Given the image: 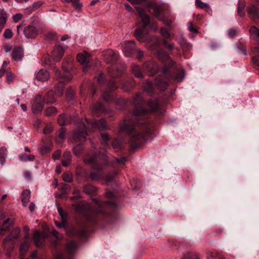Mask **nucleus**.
<instances>
[{"label": "nucleus", "mask_w": 259, "mask_h": 259, "mask_svg": "<svg viewBox=\"0 0 259 259\" xmlns=\"http://www.w3.org/2000/svg\"><path fill=\"white\" fill-rule=\"evenodd\" d=\"M121 130H127L130 135L131 139L133 142H136L139 141H146V134H140L136 132L133 128V125L129 123V122L125 120L124 122L120 125Z\"/></svg>", "instance_id": "nucleus-1"}, {"label": "nucleus", "mask_w": 259, "mask_h": 259, "mask_svg": "<svg viewBox=\"0 0 259 259\" xmlns=\"http://www.w3.org/2000/svg\"><path fill=\"white\" fill-rule=\"evenodd\" d=\"M20 230L19 228L14 229L11 234V236L6 237L3 241V246L5 249L7 250V255H10V252L13 249L15 246V242L13 239L16 238L18 237L20 234Z\"/></svg>", "instance_id": "nucleus-2"}, {"label": "nucleus", "mask_w": 259, "mask_h": 259, "mask_svg": "<svg viewBox=\"0 0 259 259\" xmlns=\"http://www.w3.org/2000/svg\"><path fill=\"white\" fill-rule=\"evenodd\" d=\"M170 77V71L167 68H163L162 69V74L157 76L155 80V83L159 90L164 91L166 89L168 85Z\"/></svg>", "instance_id": "nucleus-3"}, {"label": "nucleus", "mask_w": 259, "mask_h": 259, "mask_svg": "<svg viewBox=\"0 0 259 259\" xmlns=\"http://www.w3.org/2000/svg\"><path fill=\"white\" fill-rule=\"evenodd\" d=\"M72 61V59H70L68 62L69 65L66 67H65L64 63L63 64L62 72L58 69H56V76L60 82H62L65 81L69 80L72 78V75L71 72L72 68L70 65Z\"/></svg>", "instance_id": "nucleus-4"}, {"label": "nucleus", "mask_w": 259, "mask_h": 259, "mask_svg": "<svg viewBox=\"0 0 259 259\" xmlns=\"http://www.w3.org/2000/svg\"><path fill=\"white\" fill-rule=\"evenodd\" d=\"M87 131H78L75 133L73 136L75 141V146L73 149L75 155H78L81 151L80 145L86 140Z\"/></svg>", "instance_id": "nucleus-5"}, {"label": "nucleus", "mask_w": 259, "mask_h": 259, "mask_svg": "<svg viewBox=\"0 0 259 259\" xmlns=\"http://www.w3.org/2000/svg\"><path fill=\"white\" fill-rule=\"evenodd\" d=\"M63 90L64 85L63 84L56 85L55 86V95L52 91L49 92L42 98V100L45 103L52 104L56 101L57 96H60L63 94Z\"/></svg>", "instance_id": "nucleus-6"}, {"label": "nucleus", "mask_w": 259, "mask_h": 259, "mask_svg": "<svg viewBox=\"0 0 259 259\" xmlns=\"http://www.w3.org/2000/svg\"><path fill=\"white\" fill-rule=\"evenodd\" d=\"M84 126L85 127V131L87 132L94 130L96 128L101 130H105L107 128L106 121L104 119H102L98 122L96 120L87 121Z\"/></svg>", "instance_id": "nucleus-7"}, {"label": "nucleus", "mask_w": 259, "mask_h": 259, "mask_svg": "<svg viewBox=\"0 0 259 259\" xmlns=\"http://www.w3.org/2000/svg\"><path fill=\"white\" fill-rule=\"evenodd\" d=\"M44 103L41 95H36L32 105L33 112L36 114L40 113L43 109Z\"/></svg>", "instance_id": "nucleus-8"}, {"label": "nucleus", "mask_w": 259, "mask_h": 259, "mask_svg": "<svg viewBox=\"0 0 259 259\" xmlns=\"http://www.w3.org/2000/svg\"><path fill=\"white\" fill-rule=\"evenodd\" d=\"M123 52L126 57H130L131 52L135 49V44L134 41H124L121 43Z\"/></svg>", "instance_id": "nucleus-9"}, {"label": "nucleus", "mask_w": 259, "mask_h": 259, "mask_svg": "<svg viewBox=\"0 0 259 259\" xmlns=\"http://www.w3.org/2000/svg\"><path fill=\"white\" fill-rule=\"evenodd\" d=\"M77 60L80 64L84 65L83 67L84 71L87 69L89 64L91 61V57L89 54L86 52L79 54L77 56Z\"/></svg>", "instance_id": "nucleus-10"}, {"label": "nucleus", "mask_w": 259, "mask_h": 259, "mask_svg": "<svg viewBox=\"0 0 259 259\" xmlns=\"http://www.w3.org/2000/svg\"><path fill=\"white\" fill-rule=\"evenodd\" d=\"M23 33L27 38H32L38 34V30L34 25H28L24 28Z\"/></svg>", "instance_id": "nucleus-11"}, {"label": "nucleus", "mask_w": 259, "mask_h": 259, "mask_svg": "<svg viewBox=\"0 0 259 259\" xmlns=\"http://www.w3.org/2000/svg\"><path fill=\"white\" fill-rule=\"evenodd\" d=\"M30 243L31 239L30 238L29 234L27 233L26 234H25L24 239L20 244L19 247V250L21 256L23 255L27 251L30 246Z\"/></svg>", "instance_id": "nucleus-12"}, {"label": "nucleus", "mask_w": 259, "mask_h": 259, "mask_svg": "<svg viewBox=\"0 0 259 259\" xmlns=\"http://www.w3.org/2000/svg\"><path fill=\"white\" fill-rule=\"evenodd\" d=\"M11 56L15 61L22 60L24 57V50L20 47H15L13 48Z\"/></svg>", "instance_id": "nucleus-13"}, {"label": "nucleus", "mask_w": 259, "mask_h": 259, "mask_svg": "<svg viewBox=\"0 0 259 259\" xmlns=\"http://www.w3.org/2000/svg\"><path fill=\"white\" fill-rule=\"evenodd\" d=\"M46 234L45 233H41L38 231L34 232L33 233V240L35 246L39 247L42 246Z\"/></svg>", "instance_id": "nucleus-14"}, {"label": "nucleus", "mask_w": 259, "mask_h": 259, "mask_svg": "<svg viewBox=\"0 0 259 259\" xmlns=\"http://www.w3.org/2000/svg\"><path fill=\"white\" fill-rule=\"evenodd\" d=\"M35 78L41 81L47 80L50 78V73L47 70L40 69L35 74Z\"/></svg>", "instance_id": "nucleus-15"}, {"label": "nucleus", "mask_w": 259, "mask_h": 259, "mask_svg": "<svg viewBox=\"0 0 259 259\" xmlns=\"http://www.w3.org/2000/svg\"><path fill=\"white\" fill-rule=\"evenodd\" d=\"M136 9L142 19L143 22V28L144 29L150 23V17L145 14L143 9L140 7H137Z\"/></svg>", "instance_id": "nucleus-16"}, {"label": "nucleus", "mask_w": 259, "mask_h": 259, "mask_svg": "<svg viewBox=\"0 0 259 259\" xmlns=\"http://www.w3.org/2000/svg\"><path fill=\"white\" fill-rule=\"evenodd\" d=\"M64 54V50L61 46H57L52 53V57L55 61H59Z\"/></svg>", "instance_id": "nucleus-17"}, {"label": "nucleus", "mask_w": 259, "mask_h": 259, "mask_svg": "<svg viewBox=\"0 0 259 259\" xmlns=\"http://www.w3.org/2000/svg\"><path fill=\"white\" fill-rule=\"evenodd\" d=\"M9 15L4 9H0V31L4 28Z\"/></svg>", "instance_id": "nucleus-18"}, {"label": "nucleus", "mask_w": 259, "mask_h": 259, "mask_svg": "<svg viewBox=\"0 0 259 259\" xmlns=\"http://www.w3.org/2000/svg\"><path fill=\"white\" fill-rule=\"evenodd\" d=\"M117 59V56L113 51H108L106 53L105 59L108 63L114 64L116 62Z\"/></svg>", "instance_id": "nucleus-19"}, {"label": "nucleus", "mask_w": 259, "mask_h": 259, "mask_svg": "<svg viewBox=\"0 0 259 259\" xmlns=\"http://www.w3.org/2000/svg\"><path fill=\"white\" fill-rule=\"evenodd\" d=\"M248 13L254 19L259 18V10L254 5L249 7Z\"/></svg>", "instance_id": "nucleus-20"}, {"label": "nucleus", "mask_w": 259, "mask_h": 259, "mask_svg": "<svg viewBox=\"0 0 259 259\" xmlns=\"http://www.w3.org/2000/svg\"><path fill=\"white\" fill-rule=\"evenodd\" d=\"M147 9L150 12L151 10H153L154 15L156 17L158 16L162 12L161 8L155 4H151L148 5Z\"/></svg>", "instance_id": "nucleus-21"}, {"label": "nucleus", "mask_w": 259, "mask_h": 259, "mask_svg": "<svg viewBox=\"0 0 259 259\" xmlns=\"http://www.w3.org/2000/svg\"><path fill=\"white\" fill-rule=\"evenodd\" d=\"M30 197V192L29 190H26L23 191L21 194V201L23 205L26 206L29 201Z\"/></svg>", "instance_id": "nucleus-22"}, {"label": "nucleus", "mask_w": 259, "mask_h": 259, "mask_svg": "<svg viewBox=\"0 0 259 259\" xmlns=\"http://www.w3.org/2000/svg\"><path fill=\"white\" fill-rule=\"evenodd\" d=\"M71 155L69 152H66L63 156V160L62 161V165L64 166H67L70 164L71 161Z\"/></svg>", "instance_id": "nucleus-23"}, {"label": "nucleus", "mask_w": 259, "mask_h": 259, "mask_svg": "<svg viewBox=\"0 0 259 259\" xmlns=\"http://www.w3.org/2000/svg\"><path fill=\"white\" fill-rule=\"evenodd\" d=\"M66 136V132L63 129L61 128L58 133V136L56 138V142L58 144H61L63 140L65 139Z\"/></svg>", "instance_id": "nucleus-24"}, {"label": "nucleus", "mask_w": 259, "mask_h": 259, "mask_svg": "<svg viewBox=\"0 0 259 259\" xmlns=\"http://www.w3.org/2000/svg\"><path fill=\"white\" fill-rule=\"evenodd\" d=\"M145 32L142 29H138L136 30L135 35L139 41L142 42L145 40L144 38Z\"/></svg>", "instance_id": "nucleus-25"}, {"label": "nucleus", "mask_w": 259, "mask_h": 259, "mask_svg": "<svg viewBox=\"0 0 259 259\" xmlns=\"http://www.w3.org/2000/svg\"><path fill=\"white\" fill-rule=\"evenodd\" d=\"M132 70L133 73L135 74L136 77L141 78L143 77V75L141 73L140 67L137 65H134L133 66Z\"/></svg>", "instance_id": "nucleus-26"}, {"label": "nucleus", "mask_w": 259, "mask_h": 259, "mask_svg": "<svg viewBox=\"0 0 259 259\" xmlns=\"http://www.w3.org/2000/svg\"><path fill=\"white\" fill-rule=\"evenodd\" d=\"M147 68L150 71V75H153L159 68L156 63H150L147 65Z\"/></svg>", "instance_id": "nucleus-27"}, {"label": "nucleus", "mask_w": 259, "mask_h": 259, "mask_svg": "<svg viewBox=\"0 0 259 259\" xmlns=\"http://www.w3.org/2000/svg\"><path fill=\"white\" fill-rule=\"evenodd\" d=\"M77 247V244L74 241H71L69 242L66 246V249L67 251L70 253H73Z\"/></svg>", "instance_id": "nucleus-28"}, {"label": "nucleus", "mask_w": 259, "mask_h": 259, "mask_svg": "<svg viewBox=\"0 0 259 259\" xmlns=\"http://www.w3.org/2000/svg\"><path fill=\"white\" fill-rule=\"evenodd\" d=\"M195 5L197 8L203 9L206 8V11H208L210 10L209 5L207 3L202 2L201 0H195Z\"/></svg>", "instance_id": "nucleus-29"}, {"label": "nucleus", "mask_w": 259, "mask_h": 259, "mask_svg": "<svg viewBox=\"0 0 259 259\" xmlns=\"http://www.w3.org/2000/svg\"><path fill=\"white\" fill-rule=\"evenodd\" d=\"M19 158L22 161L27 162L32 161L34 159V156L33 155H28L26 154H24L19 155Z\"/></svg>", "instance_id": "nucleus-30"}, {"label": "nucleus", "mask_w": 259, "mask_h": 259, "mask_svg": "<svg viewBox=\"0 0 259 259\" xmlns=\"http://www.w3.org/2000/svg\"><path fill=\"white\" fill-rule=\"evenodd\" d=\"M10 221L9 219H7L6 221H4V224L2 227L0 229V235H3L5 233V232L9 228L10 224H9V222Z\"/></svg>", "instance_id": "nucleus-31"}, {"label": "nucleus", "mask_w": 259, "mask_h": 259, "mask_svg": "<svg viewBox=\"0 0 259 259\" xmlns=\"http://www.w3.org/2000/svg\"><path fill=\"white\" fill-rule=\"evenodd\" d=\"M249 33L251 36L254 38L259 37V30L255 26L250 28Z\"/></svg>", "instance_id": "nucleus-32"}, {"label": "nucleus", "mask_w": 259, "mask_h": 259, "mask_svg": "<svg viewBox=\"0 0 259 259\" xmlns=\"http://www.w3.org/2000/svg\"><path fill=\"white\" fill-rule=\"evenodd\" d=\"M57 111V109L55 107L51 106L46 109L45 111V115L47 116H51L55 114Z\"/></svg>", "instance_id": "nucleus-33"}, {"label": "nucleus", "mask_w": 259, "mask_h": 259, "mask_svg": "<svg viewBox=\"0 0 259 259\" xmlns=\"http://www.w3.org/2000/svg\"><path fill=\"white\" fill-rule=\"evenodd\" d=\"M58 122L60 125H63L68 122V118L65 114H61L58 118Z\"/></svg>", "instance_id": "nucleus-34"}, {"label": "nucleus", "mask_w": 259, "mask_h": 259, "mask_svg": "<svg viewBox=\"0 0 259 259\" xmlns=\"http://www.w3.org/2000/svg\"><path fill=\"white\" fill-rule=\"evenodd\" d=\"M149 106L150 108V109L152 111H155L157 110L159 107V104L158 103V102L156 100L154 101H149Z\"/></svg>", "instance_id": "nucleus-35"}, {"label": "nucleus", "mask_w": 259, "mask_h": 259, "mask_svg": "<svg viewBox=\"0 0 259 259\" xmlns=\"http://www.w3.org/2000/svg\"><path fill=\"white\" fill-rule=\"evenodd\" d=\"M185 77V72L184 70L179 71L173 77V78L178 81H182Z\"/></svg>", "instance_id": "nucleus-36"}, {"label": "nucleus", "mask_w": 259, "mask_h": 259, "mask_svg": "<svg viewBox=\"0 0 259 259\" xmlns=\"http://www.w3.org/2000/svg\"><path fill=\"white\" fill-rule=\"evenodd\" d=\"M95 187L92 185H86L83 187V191L88 194H91L95 191Z\"/></svg>", "instance_id": "nucleus-37"}, {"label": "nucleus", "mask_w": 259, "mask_h": 259, "mask_svg": "<svg viewBox=\"0 0 259 259\" xmlns=\"http://www.w3.org/2000/svg\"><path fill=\"white\" fill-rule=\"evenodd\" d=\"M97 159L95 157H87L84 158V161L87 163L92 165H94L96 164Z\"/></svg>", "instance_id": "nucleus-38"}, {"label": "nucleus", "mask_w": 259, "mask_h": 259, "mask_svg": "<svg viewBox=\"0 0 259 259\" xmlns=\"http://www.w3.org/2000/svg\"><path fill=\"white\" fill-rule=\"evenodd\" d=\"M184 259H199V257L196 253L189 252L185 255Z\"/></svg>", "instance_id": "nucleus-39"}, {"label": "nucleus", "mask_w": 259, "mask_h": 259, "mask_svg": "<svg viewBox=\"0 0 259 259\" xmlns=\"http://www.w3.org/2000/svg\"><path fill=\"white\" fill-rule=\"evenodd\" d=\"M52 148L51 146H43L39 148V150L42 154H45L51 150Z\"/></svg>", "instance_id": "nucleus-40"}, {"label": "nucleus", "mask_w": 259, "mask_h": 259, "mask_svg": "<svg viewBox=\"0 0 259 259\" xmlns=\"http://www.w3.org/2000/svg\"><path fill=\"white\" fill-rule=\"evenodd\" d=\"M58 213L61 218L63 222L65 221L67 218V215L65 212L61 207H58Z\"/></svg>", "instance_id": "nucleus-41"}, {"label": "nucleus", "mask_w": 259, "mask_h": 259, "mask_svg": "<svg viewBox=\"0 0 259 259\" xmlns=\"http://www.w3.org/2000/svg\"><path fill=\"white\" fill-rule=\"evenodd\" d=\"M144 90L151 93L153 91V85L150 82H147L144 87Z\"/></svg>", "instance_id": "nucleus-42"}, {"label": "nucleus", "mask_w": 259, "mask_h": 259, "mask_svg": "<svg viewBox=\"0 0 259 259\" xmlns=\"http://www.w3.org/2000/svg\"><path fill=\"white\" fill-rule=\"evenodd\" d=\"M63 180L67 182H71L72 181V176L68 173H64L62 176Z\"/></svg>", "instance_id": "nucleus-43"}, {"label": "nucleus", "mask_w": 259, "mask_h": 259, "mask_svg": "<svg viewBox=\"0 0 259 259\" xmlns=\"http://www.w3.org/2000/svg\"><path fill=\"white\" fill-rule=\"evenodd\" d=\"M7 149L5 147H2L0 149V162L2 164H3L4 161L2 160L3 158H4L5 155H6V152Z\"/></svg>", "instance_id": "nucleus-44"}, {"label": "nucleus", "mask_w": 259, "mask_h": 259, "mask_svg": "<svg viewBox=\"0 0 259 259\" xmlns=\"http://www.w3.org/2000/svg\"><path fill=\"white\" fill-rule=\"evenodd\" d=\"M3 35L6 38H11L13 36L12 31L10 29H6L3 33Z\"/></svg>", "instance_id": "nucleus-45"}, {"label": "nucleus", "mask_w": 259, "mask_h": 259, "mask_svg": "<svg viewBox=\"0 0 259 259\" xmlns=\"http://www.w3.org/2000/svg\"><path fill=\"white\" fill-rule=\"evenodd\" d=\"M245 7L244 3L239 4L238 7V14L240 16H243L244 15L243 10Z\"/></svg>", "instance_id": "nucleus-46"}, {"label": "nucleus", "mask_w": 259, "mask_h": 259, "mask_svg": "<svg viewBox=\"0 0 259 259\" xmlns=\"http://www.w3.org/2000/svg\"><path fill=\"white\" fill-rule=\"evenodd\" d=\"M71 3H72V5L78 10L82 8V4L79 2V0H73Z\"/></svg>", "instance_id": "nucleus-47"}, {"label": "nucleus", "mask_w": 259, "mask_h": 259, "mask_svg": "<svg viewBox=\"0 0 259 259\" xmlns=\"http://www.w3.org/2000/svg\"><path fill=\"white\" fill-rule=\"evenodd\" d=\"M159 58L161 59H166L168 58V55L164 51H159L158 53Z\"/></svg>", "instance_id": "nucleus-48"}, {"label": "nucleus", "mask_w": 259, "mask_h": 259, "mask_svg": "<svg viewBox=\"0 0 259 259\" xmlns=\"http://www.w3.org/2000/svg\"><path fill=\"white\" fill-rule=\"evenodd\" d=\"M160 33L161 35H162L164 37V38H168L170 36V34L168 31L164 28L161 29Z\"/></svg>", "instance_id": "nucleus-49"}, {"label": "nucleus", "mask_w": 259, "mask_h": 259, "mask_svg": "<svg viewBox=\"0 0 259 259\" xmlns=\"http://www.w3.org/2000/svg\"><path fill=\"white\" fill-rule=\"evenodd\" d=\"M46 37L49 40H54L56 38V34L54 32H49L46 34Z\"/></svg>", "instance_id": "nucleus-50"}, {"label": "nucleus", "mask_w": 259, "mask_h": 259, "mask_svg": "<svg viewBox=\"0 0 259 259\" xmlns=\"http://www.w3.org/2000/svg\"><path fill=\"white\" fill-rule=\"evenodd\" d=\"M3 49L6 53H9L11 51H12V47L11 45L10 44H5L4 47Z\"/></svg>", "instance_id": "nucleus-51"}, {"label": "nucleus", "mask_w": 259, "mask_h": 259, "mask_svg": "<svg viewBox=\"0 0 259 259\" xmlns=\"http://www.w3.org/2000/svg\"><path fill=\"white\" fill-rule=\"evenodd\" d=\"M146 112V111L143 109H137L134 113V115L136 117V118L138 117L139 115L144 114Z\"/></svg>", "instance_id": "nucleus-52"}, {"label": "nucleus", "mask_w": 259, "mask_h": 259, "mask_svg": "<svg viewBox=\"0 0 259 259\" xmlns=\"http://www.w3.org/2000/svg\"><path fill=\"white\" fill-rule=\"evenodd\" d=\"M52 235L58 240L61 239L63 237L62 235L60 234L56 230H54L52 232Z\"/></svg>", "instance_id": "nucleus-53"}, {"label": "nucleus", "mask_w": 259, "mask_h": 259, "mask_svg": "<svg viewBox=\"0 0 259 259\" xmlns=\"http://www.w3.org/2000/svg\"><path fill=\"white\" fill-rule=\"evenodd\" d=\"M102 98L105 101H108L110 100V93L109 91H106L103 93Z\"/></svg>", "instance_id": "nucleus-54"}, {"label": "nucleus", "mask_w": 259, "mask_h": 259, "mask_svg": "<svg viewBox=\"0 0 259 259\" xmlns=\"http://www.w3.org/2000/svg\"><path fill=\"white\" fill-rule=\"evenodd\" d=\"M188 29L190 32L194 33L197 32V30L194 28L192 22H189L188 23Z\"/></svg>", "instance_id": "nucleus-55"}, {"label": "nucleus", "mask_w": 259, "mask_h": 259, "mask_svg": "<svg viewBox=\"0 0 259 259\" xmlns=\"http://www.w3.org/2000/svg\"><path fill=\"white\" fill-rule=\"evenodd\" d=\"M13 18L15 22H17L22 18V15L21 14H16L13 16Z\"/></svg>", "instance_id": "nucleus-56"}, {"label": "nucleus", "mask_w": 259, "mask_h": 259, "mask_svg": "<svg viewBox=\"0 0 259 259\" xmlns=\"http://www.w3.org/2000/svg\"><path fill=\"white\" fill-rule=\"evenodd\" d=\"M13 79V75L11 73H8L6 77V81L8 83H11Z\"/></svg>", "instance_id": "nucleus-57"}, {"label": "nucleus", "mask_w": 259, "mask_h": 259, "mask_svg": "<svg viewBox=\"0 0 259 259\" xmlns=\"http://www.w3.org/2000/svg\"><path fill=\"white\" fill-rule=\"evenodd\" d=\"M228 33L230 37L233 38L237 33V31L234 29H231L229 31Z\"/></svg>", "instance_id": "nucleus-58"}, {"label": "nucleus", "mask_w": 259, "mask_h": 259, "mask_svg": "<svg viewBox=\"0 0 259 259\" xmlns=\"http://www.w3.org/2000/svg\"><path fill=\"white\" fill-rule=\"evenodd\" d=\"M101 138L103 142L105 143L108 140V135L106 133H102L101 134Z\"/></svg>", "instance_id": "nucleus-59"}, {"label": "nucleus", "mask_w": 259, "mask_h": 259, "mask_svg": "<svg viewBox=\"0 0 259 259\" xmlns=\"http://www.w3.org/2000/svg\"><path fill=\"white\" fill-rule=\"evenodd\" d=\"M252 60L256 65L259 67V56L252 57Z\"/></svg>", "instance_id": "nucleus-60"}, {"label": "nucleus", "mask_w": 259, "mask_h": 259, "mask_svg": "<svg viewBox=\"0 0 259 259\" xmlns=\"http://www.w3.org/2000/svg\"><path fill=\"white\" fill-rule=\"evenodd\" d=\"M150 28L151 30L153 31H155L157 29V25L155 23H151L150 25Z\"/></svg>", "instance_id": "nucleus-61"}, {"label": "nucleus", "mask_w": 259, "mask_h": 259, "mask_svg": "<svg viewBox=\"0 0 259 259\" xmlns=\"http://www.w3.org/2000/svg\"><path fill=\"white\" fill-rule=\"evenodd\" d=\"M41 4H42V3L40 2H36L33 4L32 7L33 9H36L39 8L40 6L41 5Z\"/></svg>", "instance_id": "nucleus-62"}, {"label": "nucleus", "mask_w": 259, "mask_h": 259, "mask_svg": "<svg viewBox=\"0 0 259 259\" xmlns=\"http://www.w3.org/2000/svg\"><path fill=\"white\" fill-rule=\"evenodd\" d=\"M61 155V151H59V150H58L57 151H56L54 154H53V157L54 159H57L59 157V156H60Z\"/></svg>", "instance_id": "nucleus-63"}, {"label": "nucleus", "mask_w": 259, "mask_h": 259, "mask_svg": "<svg viewBox=\"0 0 259 259\" xmlns=\"http://www.w3.org/2000/svg\"><path fill=\"white\" fill-rule=\"evenodd\" d=\"M24 29V26L22 25H20L17 26V33L18 35H20V32L23 31Z\"/></svg>", "instance_id": "nucleus-64"}]
</instances>
